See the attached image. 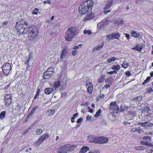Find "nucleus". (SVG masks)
I'll return each mask as SVG.
<instances>
[{"mask_svg": "<svg viewBox=\"0 0 153 153\" xmlns=\"http://www.w3.org/2000/svg\"><path fill=\"white\" fill-rule=\"evenodd\" d=\"M93 4L94 2L92 0L84 1L79 7V13L84 14L91 11L92 9Z\"/></svg>", "mask_w": 153, "mask_h": 153, "instance_id": "1", "label": "nucleus"}, {"mask_svg": "<svg viewBox=\"0 0 153 153\" xmlns=\"http://www.w3.org/2000/svg\"><path fill=\"white\" fill-rule=\"evenodd\" d=\"M28 38L29 41H33L36 39L39 33L37 27L34 25H30L27 27Z\"/></svg>", "mask_w": 153, "mask_h": 153, "instance_id": "2", "label": "nucleus"}, {"mask_svg": "<svg viewBox=\"0 0 153 153\" xmlns=\"http://www.w3.org/2000/svg\"><path fill=\"white\" fill-rule=\"evenodd\" d=\"M88 139L90 142L100 144L106 143L108 141V139L104 136L96 137L93 135H89Z\"/></svg>", "mask_w": 153, "mask_h": 153, "instance_id": "3", "label": "nucleus"}, {"mask_svg": "<svg viewBox=\"0 0 153 153\" xmlns=\"http://www.w3.org/2000/svg\"><path fill=\"white\" fill-rule=\"evenodd\" d=\"M76 30L74 27H71L67 29L65 35V39L67 41H70L76 36Z\"/></svg>", "mask_w": 153, "mask_h": 153, "instance_id": "4", "label": "nucleus"}, {"mask_svg": "<svg viewBox=\"0 0 153 153\" xmlns=\"http://www.w3.org/2000/svg\"><path fill=\"white\" fill-rule=\"evenodd\" d=\"M15 28L17 33L20 35L25 34L27 32V27H23V25L20 22H16Z\"/></svg>", "mask_w": 153, "mask_h": 153, "instance_id": "5", "label": "nucleus"}, {"mask_svg": "<svg viewBox=\"0 0 153 153\" xmlns=\"http://www.w3.org/2000/svg\"><path fill=\"white\" fill-rule=\"evenodd\" d=\"M3 72L6 76L9 75L11 70L10 64L8 62H7L3 65L2 68Z\"/></svg>", "mask_w": 153, "mask_h": 153, "instance_id": "6", "label": "nucleus"}, {"mask_svg": "<svg viewBox=\"0 0 153 153\" xmlns=\"http://www.w3.org/2000/svg\"><path fill=\"white\" fill-rule=\"evenodd\" d=\"M109 110L113 112L118 114L119 112V107L117 105L116 101H113L111 102L109 108Z\"/></svg>", "mask_w": 153, "mask_h": 153, "instance_id": "7", "label": "nucleus"}, {"mask_svg": "<svg viewBox=\"0 0 153 153\" xmlns=\"http://www.w3.org/2000/svg\"><path fill=\"white\" fill-rule=\"evenodd\" d=\"M12 95L11 94H6L4 96V101L5 105L7 107L10 105L12 102Z\"/></svg>", "mask_w": 153, "mask_h": 153, "instance_id": "8", "label": "nucleus"}, {"mask_svg": "<svg viewBox=\"0 0 153 153\" xmlns=\"http://www.w3.org/2000/svg\"><path fill=\"white\" fill-rule=\"evenodd\" d=\"M48 134L46 133L41 135L39 138L38 141L35 143L36 145H39L41 144L44 140L48 137Z\"/></svg>", "mask_w": 153, "mask_h": 153, "instance_id": "9", "label": "nucleus"}, {"mask_svg": "<svg viewBox=\"0 0 153 153\" xmlns=\"http://www.w3.org/2000/svg\"><path fill=\"white\" fill-rule=\"evenodd\" d=\"M120 37V35L118 33H113L111 34H109L106 36V37L109 39H119Z\"/></svg>", "mask_w": 153, "mask_h": 153, "instance_id": "10", "label": "nucleus"}, {"mask_svg": "<svg viewBox=\"0 0 153 153\" xmlns=\"http://www.w3.org/2000/svg\"><path fill=\"white\" fill-rule=\"evenodd\" d=\"M61 81V78L59 77L54 82L53 87L55 90H56L60 87Z\"/></svg>", "mask_w": 153, "mask_h": 153, "instance_id": "11", "label": "nucleus"}, {"mask_svg": "<svg viewBox=\"0 0 153 153\" xmlns=\"http://www.w3.org/2000/svg\"><path fill=\"white\" fill-rule=\"evenodd\" d=\"M86 86H88L87 88L88 92L90 94H91L93 89V86L92 84L89 81H86Z\"/></svg>", "mask_w": 153, "mask_h": 153, "instance_id": "12", "label": "nucleus"}, {"mask_svg": "<svg viewBox=\"0 0 153 153\" xmlns=\"http://www.w3.org/2000/svg\"><path fill=\"white\" fill-rule=\"evenodd\" d=\"M94 17V15L92 13L87 14L84 17V20L85 21H87L93 18Z\"/></svg>", "mask_w": 153, "mask_h": 153, "instance_id": "13", "label": "nucleus"}, {"mask_svg": "<svg viewBox=\"0 0 153 153\" xmlns=\"http://www.w3.org/2000/svg\"><path fill=\"white\" fill-rule=\"evenodd\" d=\"M54 91V89L52 88H47L45 90V93L47 94H50Z\"/></svg>", "mask_w": 153, "mask_h": 153, "instance_id": "14", "label": "nucleus"}, {"mask_svg": "<svg viewBox=\"0 0 153 153\" xmlns=\"http://www.w3.org/2000/svg\"><path fill=\"white\" fill-rule=\"evenodd\" d=\"M143 46L138 44H136L133 48V49L135 50L141 51L143 49Z\"/></svg>", "mask_w": 153, "mask_h": 153, "instance_id": "15", "label": "nucleus"}, {"mask_svg": "<svg viewBox=\"0 0 153 153\" xmlns=\"http://www.w3.org/2000/svg\"><path fill=\"white\" fill-rule=\"evenodd\" d=\"M105 79V75L104 74H102L98 79V82L100 83L103 82Z\"/></svg>", "mask_w": 153, "mask_h": 153, "instance_id": "16", "label": "nucleus"}, {"mask_svg": "<svg viewBox=\"0 0 153 153\" xmlns=\"http://www.w3.org/2000/svg\"><path fill=\"white\" fill-rule=\"evenodd\" d=\"M131 36L134 37V38H137L139 37L140 36V33L138 32L137 33V32L134 31H132L131 32Z\"/></svg>", "mask_w": 153, "mask_h": 153, "instance_id": "17", "label": "nucleus"}, {"mask_svg": "<svg viewBox=\"0 0 153 153\" xmlns=\"http://www.w3.org/2000/svg\"><path fill=\"white\" fill-rule=\"evenodd\" d=\"M67 52L66 49L63 48L62 50L61 53V54L60 55V59L62 60L63 59V57L64 56H66Z\"/></svg>", "mask_w": 153, "mask_h": 153, "instance_id": "18", "label": "nucleus"}, {"mask_svg": "<svg viewBox=\"0 0 153 153\" xmlns=\"http://www.w3.org/2000/svg\"><path fill=\"white\" fill-rule=\"evenodd\" d=\"M55 113V110L53 109L48 110L47 111V115L49 116H51L53 115Z\"/></svg>", "mask_w": 153, "mask_h": 153, "instance_id": "19", "label": "nucleus"}, {"mask_svg": "<svg viewBox=\"0 0 153 153\" xmlns=\"http://www.w3.org/2000/svg\"><path fill=\"white\" fill-rule=\"evenodd\" d=\"M89 149V148L87 146H83L81 149V153H85Z\"/></svg>", "mask_w": 153, "mask_h": 153, "instance_id": "20", "label": "nucleus"}, {"mask_svg": "<svg viewBox=\"0 0 153 153\" xmlns=\"http://www.w3.org/2000/svg\"><path fill=\"white\" fill-rule=\"evenodd\" d=\"M51 75V74H49L45 71L43 74V78L44 79H48L49 78Z\"/></svg>", "mask_w": 153, "mask_h": 153, "instance_id": "21", "label": "nucleus"}, {"mask_svg": "<svg viewBox=\"0 0 153 153\" xmlns=\"http://www.w3.org/2000/svg\"><path fill=\"white\" fill-rule=\"evenodd\" d=\"M116 60V58L114 56L111 57L110 58H108L107 59V61L108 63H111L115 61Z\"/></svg>", "mask_w": 153, "mask_h": 153, "instance_id": "22", "label": "nucleus"}, {"mask_svg": "<svg viewBox=\"0 0 153 153\" xmlns=\"http://www.w3.org/2000/svg\"><path fill=\"white\" fill-rule=\"evenodd\" d=\"M31 59V56H30L28 57H26V60L25 62V64L27 65V66L26 67V69H27L29 66V62Z\"/></svg>", "mask_w": 153, "mask_h": 153, "instance_id": "23", "label": "nucleus"}, {"mask_svg": "<svg viewBox=\"0 0 153 153\" xmlns=\"http://www.w3.org/2000/svg\"><path fill=\"white\" fill-rule=\"evenodd\" d=\"M108 1L109 2L110 4H108H108L105 5V6L104 8V10H107L108 8H109L111 6L112 4V1H111V0H108Z\"/></svg>", "mask_w": 153, "mask_h": 153, "instance_id": "24", "label": "nucleus"}, {"mask_svg": "<svg viewBox=\"0 0 153 153\" xmlns=\"http://www.w3.org/2000/svg\"><path fill=\"white\" fill-rule=\"evenodd\" d=\"M151 78V76H148L146 79L144 80V81L142 83L143 85H145L146 84L148 83L149 82V81L150 79Z\"/></svg>", "mask_w": 153, "mask_h": 153, "instance_id": "25", "label": "nucleus"}, {"mask_svg": "<svg viewBox=\"0 0 153 153\" xmlns=\"http://www.w3.org/2000/svg\"><path fill=\"white\" fill-rule=\"evenodd\" d=\"M116 23L119 25H121L124 23L123 20L122 19V20L120 19H119L118 20H117L115 22Z\"/></svg>", "mask_w": 153, "mask_h": 153, "instance_id": "26", "label": "nucleus"}, {"mask_svg": "<svg viewBox=\"0 0 153 153\" xmlns=\"http://www.w3.org/2000/svg\"><path fill=\"white\" fill-rule=\"evenodd\" d=\"M104 43L102 42L101 43L100 45H98L95 48V50H98L100 49L103 46Z\"/></svg>", "mask_w": 153, "mask_h": 153, "instance_id": "27", "label": "nucleus"}, {"mask_svg": "<svg viewBox=\"0 0 153 153\" xmlns=\"http://www.w3.org/2000/svg\"><path fill=\"white\" fill-rule=\"evenodd\" d=\"M6 112L5 111H2L0 114V119H2L4 118L5 116Z\"/></svg>", "mask_w": 153, "mask_h": 153, "instance_id": "28", "label": "nucleus"}, {"mask_svg": "<svg viewBox=\"0 0 153 153\" xmlns=\"http://www.w3.org/2000/svg\"><path fill=\"white\" fill-rule=\"evenodd\" d=\"M39 11V10L38 8H35L32 11V14L37 15Z\"/></svg>", "mask_w": 153, "mask_h": 153, "instance_id": "29", "label": "nucleus"}, {"mask_svg": "<svg viewBox=\"0 0 153 153\" xmlns=\"http://www.w3.org/2000/svg\"><path fill=\"white\" fill-rule=\"evenodd\" d=\"M128 114L129 116H132L134 117L135 115V112L132 111H129L128 112Z\"/></svg>", "mask_w": 153, "mask_h": 153, "instance_id": "30", "label": "nucleus"}, {"mask_svg": "<svg viewBox=\"0 0 153 153\" xmlns=\"http://www.w3.org/2000/svg\"><path fill=\"white\" fill-rule=\"evenodd\" d=\"M38 107V106H34L30 112V114L33 115V114H34V113L36 111Z\"/></svg>", "mask_w": 153, "mask_h": 153, "instance_id": "31", "label": "nucleus"}, {"mask_svg": "<svg viewBox=\"0 0 153 153\" xmlns=\"http://www.w3.org/2000/svg\"><path fill=\"white\" fill-rule=\"evenodd\" d=\"M101 112V110L100 109H99L97 111L95 114V115H94L95 117H98L100 114Z\"/></svg>", "mask_w": 153, "mask_h": 153, "instance_id": "32", "label": "nucleus"}, {"mask_svg": "<svg viewBox=\"0 0 153 153\" xmlns=\"http://www.w3.org/2000/svg\"><path fill=\"white\" fill-rule=\"evenodd\" d=\"M120 68V67L119 65H117L112 67L113 70L118 71Z\"/></svg>", "mask_w": 153, "mask_h": 153, "instance_id": "33", "label": "nucleus"}, {"mask_svg": "<svg viewBox=\"0 0 153 153\" xmlns=\"http://www.w3.org/2000/svg\"><path fill=\"white\" fill-rule=\"evenodd\" d=\"M40 92V89H38L37 91L36 92V94H35V97H34V98H33L34 99H36L37 98V97L39 96Z\"/></svg>", "mask_w": 153, "mask_h": 153, "instance_id": "34", "label": "nucleus"}, {"mask_svg": "<svg viewBox=\"0 0 153 153\" xmlns=\"http://www.w3.org/2000/svg\"><path fill=\"white\" fill-rule=\"evenodd\" d=\"M53 68H50L47 70L46 71L49 74H51V75L52 74L53 72Z\"/></svg>", "mask_w": 153, "mask_h": 153, "instance_id": "35", "label": "nucleus"}, {"mask_svg": "<svg viewBox=\"0 0 153 153\" xmlns=\"http://www.w3.org/2000/svg\"><path fill=\"white\" fill-rule=\"evenodd\" d=\"M137 131L139 134H142L144 132V131L143 129H141L140 127L137 128Z\"/></svg>", "mask_w": 153, "mask_h": 153, "instance_id": "36", "label": "nucleus"}, {"mask_svg": "<svg viewBox=\"0 0 153 153\" xmlns=\"http://www.w3.org/2000/svg\"><path fill=\"white\" fill-rule=\"evenodd\" d=\"M36 134L38 135H40L42 133V131L40 129H36Z\"/></svg>", "mask_w": 153, "mask_h": 153, "instance_id": "37", "label": "nucleus"}, {"mask_svg": "<svg viewBox=\"0 0 153 153\" xmlns=\"http://www.w3.org/2000/svg\"><path fill=\"white\" fill-rule=\"evenodd\" d=\"M144 147L143 146H138L136 148V149L137 150H143L144 149Z\"/></svg>", "mask_w": 153, "mask_h": 153, "instance_id": "38", "label": "nucleus"}, {"mask_svg": "<svg viewBox=\"0 0 153 153\" xmlns=\"http://www.w3.org/2000/svg\"><path fill=\"white\" fill-rule=\"evenodd\" d=\"M137 128H133L131 129L130 130V131L131 133L134 132L135 131H137Z\"/></svg>", "mask_w": 153, "mask_h": 153, "instance_id": "39", "label": "nucleus"}, {"mask_svg": "<svg viewBox=\"0 0 153 153\" xmlns=\"http://www.w3.org/2000/svg\"><path fill=\"white\" fill-rule=\"evenodd\" d=\"M82 47V45L81 44H79L77 46H75L73 48V49H76L79 48H81Z\"/></svg>", "mask_w": 153, "mask_h": 153, "instance_id": "40", "label": "nucleus"}, {"mask_svg": "<svg viewBox=\"0 0 153 153\" xmlns=\"http://www.w3.org/2000/svg\"><path fill=\"white\" fill-rule=\"evenodd\" d=\"M125 110L124 107L123 105H121L120 107V109H119V112H123Z\"/></svg>", "mask_w": 153, "mask_h": 153, "instance_id": "41", "label": "nucleus"}, {"mask_svg": "<svg viewBox=\"0 0 153 153\" xmlns=\"http://www.w3.org/2000/svg\"><path fill=\"white\" fill-rule=\"evenodd\" d=\"M77 53V51L76 50L73 51L72 52V54L73 55L75 56Z\"/></svg>", "mask_w": 153, "mask_h": 153, "instance_id": "42", "label": "nucleus"}, {"mask_svg": "<svg viewBox=\"0 0 153 153\" xmlns=\"http://www.w3.org/2000/svg\"><path fill=\"white\" fill-rule=\"evenodd\" d=\"M51 2L50 0H48L46 1H44L43 2V3L44 4H46V3H48L49 4H51Z\"/></svg>", "mask_w": 153, "mask_h": 153, "instance_id": "43", "label": "nucleus"}, {"mask_svg": "<svg viewBox=\"0 0 153 153\" xmlns=\"http://www.w3.org/2000/svg\"><path fill=\"white\" fill-rule=\"evenodd\" d=\"M83 119L82 118L78 119L77 120V123H81Z\"/></svg>", "mask_w": 153, "mask_h": 153, "instance_id": "44", "label": "nucleus"}, {"mask_svg": "<svg viewBox=\"0 0 153 153\" xmlns=\"http://www.w3.org/2000/svg\"><path fill=\"white\" fill-rule=\"evenodd\" d=\"M122 66L124 68H126L127 67V63H123L122 65Z\"/></svg>", "mask_w": 153, "mask_h": 153, "instance_id": "45", "label": "nucleus"}, {"mask_svg": "<svg viewBox=\"0 0 153 153\" xmlns=\"http://www.w3.org/2000/svg\"><path fill=\"white\" fill-rule=\"evenodd\" d=\"M146 122L142 123H140L139 122L138 123V124L139 125H140L142 126H146Z\"/></svg>", "mask_w": 153, "mask_h": 153, "instance_id": "46", "label": "nucleus"}, {"mask_svg": "<svg viewBox=\"0 0 153 153\" xmlns=\"http://www.w3.org/2000/svg\"><path fill=\"white\" fill-rule=\"evenodd\" d=\"M108 74H115L117 73V71H110L108 73Z\"/></svg>", "mask_w": 153, "mask_h": 153, "instance_id": "47", "label": "nucleus"}, {"mask_svg": "<svg viewBox=\"0 0 153 153\" xmlns=\"http://www.w3.org/2000/svg\"><path fill=\"white\" fill-rule=\"evenodd\" d=\"M126 75L128 76H130L131 75L130 71H126Z\"/></svg>", "mask_w": 153, "mask_h": 153, "instance_id": "48", "label": "nucleus"}, {"mask_svg": "<svg viewBox=\"0 0 153 153\" xmlns=\"http://www.w3.org/2000/svg\"><path fill=\"white\" fill-rule=\"evenodd\" d=\"M29 130V128H28L25 131H23L22 133V134L23 135L25 134L28 132Z\"/></svg>", "mask_w": 153, "mask_h": 153, "instance_id": "49", "label": "nucleus"}, {"mask_svg": "<svg viewBox=\"0 0 153 153\" xmlns=\"http://www.w3.org/2000/svg\"><path fill=\"white\" fill-rule=\"evenodd\" d=\"M91 117L89 115H87L86 117V119L87 120H90L91 119Z\"/></svg>", "mask_w": 153, "mask_h": 153, "instance_id": "50", "label": "nucleus"}, {"mask_svg": "<svg viewBox=\"0 0 153 153\" xmlns=\"http://www.w3.org/2000/svg\"><path fill=\"white\" fill-rule=\"evenodd\" d=\"M110 87V85L109 84H107L105 86H104L103 87V88H107L108 89Z\"/></svg>", "mask_w": 153, "mask_h": 153, "instance_id": "51", "label": "nucleus"}, {"mask_svg": "<svg viewBox=\"0 0 153 153\" xmlns=\"http://www.w3.org/2000/svg\"><path fill=\"white\" fill-rule=\"evenodd\" d=\"M32 115V114H30V113L25 118V119L26 120H27L29 118L30 116Z\"/></svg>", "mask_w": 153, "mask_h": 153, "instance_id": "52", "label": "nucleus"}, {"mask_svg": "<svg viewBox=\"0 0 153 153\" xmlns=\"http://www.w3.org/2000/svg\"><path fill=\"white\" fill-rule=\"evenodd\" d=\"M147 91L148 92L150 93L153 91V89L152 88H148Z\"/></svg>", "mask_w": 153, "mask_h": 153, "instance_id": "53", "label": "nucleus"}, {"mask_svg": "<svg viewBox=\"0 0 153 153\" xmlns=\"http://www.w3.org/2000/svg\"><path fill=\"white\" fill-rule=\"evenodd\" d=\"M123 124L126 125H130V122H128L127 121H124L123 123Z\"/></svg>", "mask_w": 153, "mask_h": 153, "instance_id": "54", "label": "nucleus"}, {"mask_svg": "<svg viewBox=\"0 0 153 153\" xmlns=\"http://www.w3.org/2000/svg\"><path fill=\"white\" fill-rule=\"evenodd\" d=\"M7 23H8V22L6 21H4L2 23L3 26H5L7 24Z\"/></svg>", "mask_w": 153, "mask_h": 153, "instance_id": "55", "label": "nucleus"}, {"mask_svg": "<svg viewBox=\"0 0 153 153\" xmlns=\"http://www.w3.org/2000/svg\"><path fill=\"white\" fill-rule=\"evenodd\" d=\"M111 11V10H104V13L105 14H106L109 12H110Z\"/></svg>", "mask_w": 153, "mask_h": 153, "instance_id": "56", "label": "nucleus"}, {"mask_svg": "<svg viewBox=\"0 0 153 153\" xmlns=\"http://www.w3.org/2000/svg\"><path fill=\"white\" fill-rule=\"evenodd\" d=\"M22 25H23V27L25 26V25H26V26L27 27L28 26V24L27 23V22H24V23H23V24H22Z\"/></svg>", "mask_w": 153, "mask_h": 153, "instance_id": "57", "label": "nucleus"}, {"mask_svg": "<svg viewBox=\"0 0 153 153\" xmlns=\"http://www.w3.org/2000/svg\"><path fill=\"white\" fill-rule=\"evenodd\" d=\"M74 118L73 117H72L71 118V121L72 123H74V122L75 121H74Z\"/></svg>", "mask_w": 153, "mask_h": 153, "instance_id": "58", "label": "nucleus"}, {"mask_svg": "<svg viewBox=\"0 0 153 153\" xmlns=\"http://www.w3.org/2000/svg\"><path fill=\"white\" fill-rule=\"evenodd\" d=\"M78 115V114L77 113H75L73 114V116L72 117H74V118H75Z\"/></svg>", "mask_w": 153, "mask_h": 153, "instance_id": "59", "label": "nucleus"}, {"mask_svg": "<svg viewBox=\"0 0 153 153\" xmlns=\"http://www.w3.org/2000/svg\"><path fill=\"white\" fill-rule=\"evenodd\" d=\"M126 35V36L127 38H128L129 37L130 35L128 33H126L125 34Z\"/></svg>", "mask_w": 153, "mask_h": 153, "instance_id": "60", "label": "nucleus"}, {"mask_svg": "<svg viewBox=\"0 0 153 153\" xmlns=\"http://www.w3.org/2000/svg\"><path fill=\"white\" fill-rule=\"evenodd\" d=\"M66 94L65 92H63L61 94V97H62L63 96H65L66 95Z\"/></svg>", "mask_w": 153, "mask_h": 153, "instance_id": "61", "label": "nucleus"}, {"mask_svg": "<svg viewBox=\"0 0 153 153\" xmlns=\"http://www.w3.org/2000/svg\"><path fill=\"white\" fill-rule=\"evenodd\" d=\"M87 104L86 103H82L81 104V105L82 106H87Z\"/></svg>", "mask_w": 153, "mask_h": 153, "instance_id": "62", "label": "nucleus"}, {"mask_svg": "<svg viewBox=\"0 0 153 153\" xmlns=\"http://www.w3.org/2000/svg\"><path fill=\"white\" fill-rule=\"evenodd\" d=\"M105 95L104 94H101L100 96H99V97L101 98H103L104 97Z\"/></svg>", "mask_w": 153, "mask_h": 153, "instance_id": "63", "label": "nucleus"}, {"mask_svg": "<svg viewBox=\"0 0 153 153\" xmlns=\"http://www.w3.org/2000/svg\"><path fill=\"white\" fill-rule=\"evenodd\" d=\"M91 32L90 30H88L87 33L88 34L90 35L91 34Z\"/></svg>", "mask_w": 153, "mask_h": 153, "instance_id": "64", "label": "nucleus"}]
</instances>
